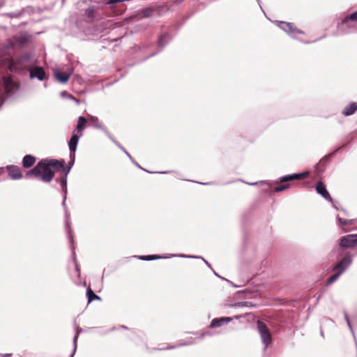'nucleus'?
<instances>
[{
	"label": "nucleus",
	"mask_w": 357,
	"mask_h": 357,
	"mask_svg": "<svg viewBox=\"0 0 357 357\" xmlns=\"http://www.w3.org/2000/svg\"><path fill=\"white\" fill-rule=\"evenodd\" d=\"M47 160L52 168L62 172L63 165H66L64 160H59L56 159H47Z\"/></svg>",
	"instance_id": "16"
},
{
	"label": "nucleus",
	"mask_w": 357,
	"mask_h": 357,
	"mask_svg": "<svg viewBox=\"0 0 357 357\" xmlns=\"http://www.w3.org/2000/svg\"><path fill=\"white\" fill-rule=\"evenodd\" d=\"M68 236L69 241H70V243L72 244L71 249H72V252H73V261L75 264V268H76V271H77L78 274H79L80 269L77 264V259H76L75 251V248L73 245L74 240H73V234H72L70 230H68Z\"/></svg>",
	"instance_id": "21"
},
{
	"label": "nucleus",
	"mask_w": 357,
	"mask_h": 357,
	"mask_svg": "<svg viewBox=\"0 0 357 357\" xmlns=\"http://www.w3.org/2000/svg\"><path fill=\"white\" fill-rule=\"evenodd\" d=\"M41 169L43 170V175H41V181L44 183H49L53 179L54 176V173L52 170V167L50 165L47 159L41 160Z\"/></svg>",
	"instance_id": "2"
},
{
	"label": "nucleus",
	"mask_w": 357,
	"mask_h": 357,
	"mask_svg": "<svg viewBox=\"0 0 357 357\" xmlns=\"http://www.w3.org/2000/svg\"><path fill=\"white\" fill-rule=\"evenodd\" d=\"M94 12H95V9H94V7L93 6H89L88 7L86 10H85V15L90 19H93L94 18Z\"/></svg>",
	"instance_id": "32"
},
{
	"label": "nucleus",
	"mask_w": 357,
	"mask_h": 357,
	"mask_svg": "<svg viewBox=\"0 0 357 357\" xmlns=\"http://www.w3.org/2000/svg\"><path fill=\"white\" fill-rule=\"evenodd\" d=\"M62 188V192H63L62 206L63 207V209H64L65 213H66V226L67 230H70V223H69L70 214L68 213V208L66 204V201L67 199V192H68L67 185L63 186V188Z\"/></svg>",
	"instance_id": "10"
},
{
	"label": "nucleus",
	"mask_w": 357,
	"mask_h": 357,
	"mask_svg": "<svg viewBox=\"0 0 357 357\" xmlns=\"http://www.w3.org/2000/svg\"><path fill=\"white\" fill-rule=\"evenodd\" d=\"M257 331L260 335L261 340L264 346V349L266 350L272 342V336L271 332L266 324L263 321L259 320L257 321Z\"/></svg>",
	"instance_id": "1"
},
{
	"label": "nucleus",
	"mask_w": 357,
	"mask_h": 357,
	"mask_svg": "<svg viewBox=\"0 0 357 357\" xmlns=\"http://www.w3.org/2000/svg\"><path fill=\"white\" fill-rule=\"evenodd\" d=\"M351 22H357V10L349 15L345 16L342 20L341 24L346 25L347 27L351 28L353 26V25L351 24Z\"/></svg>",
	"instance_id": "15"
},
{
	"label": "nucleus",
	"mask_w": 357,
	"mask_h": 357,
	"mask_svg": "<svg viewBox=\"0 0 357 357\" xmlns=\"http://www.w3.org/2000/svg\"><path fill=\"white\" fill-rule=\"evenodd\" d=\"M89 121L91 123V125L93 128H96V129H100L101 130L103 131V132L107 135V136H109V131L107 130V129L106 128V127H105L101 123L100 121H99L98 118L97 116H92V115H89Z\"/></svg>",
	"instance_id": "11"
},
{
	"label": "nucleus",
	"mask_w": 357,
	"mask_h": 357,
	"mask_svg": "<svg viewBox=\"0 0 357 357\" xmlns=\"http://www.w3.org/2000/svg\"><path fill=\"white\" fill-rule=\"evenodd\" d=\"M87 120L85 117L79 116L77 120V125L76 128L77 130L79 132L82 131L84 129Z\"/></svg>",
	"instance_id": "29"
},
{
	"label": "nucleus",
	"mask_w": 357,
	"mask_h": 357,
	"mask_svg": "<svg viewBox=\"0 0 357 357\" xmlns=\"http://www.w3.org/2000/svg\"><path fill=\"white\" fill-rule=\"evenodd\" d=\"M86 296H87L89 303H90L91 302H92L95 300H97V301L101 300V298L99 296L96 295L93 292V291L89 287L86 289Z\"/></svg>",
	"instance_id": "28"
},
{
	"label": "nucleus",
	"mask_w": 357,
	"mask_h": 357,
	"mask_svg": "<svg viewBox=\"0 0 357 357\" xmlns=\"http://www.w3.org/2000/svg\"><path fill=\"white\" fill-rule=\"evenodd\" d=\"M172 257H181V258H190V259H202L203 260V261L205 263V264L209 268L213 270L211 264L208 261H206L205 259H204L202 257H201V256L186 255H184V254H180V255H174V254H173L172 255Z\"/></svg>",
	"instance_id": "25"
},
{
	"label": "nucleus",
	"mask_w": 357,
	"mask_h": 357,
	"mask_svg": "<svg viewBox=\"0 0 357 357\" xmlns=\"http://www.w3.org/2000/svg\"><path fill=\"white\" fill-rule=\"evenodd\" d=\"M201 184H203V185H206L207 183H200Z\"/></svg>",
	"instance_id": "55"
},
{
	"label": "nucleus",
	"mask_w": 357,
	"mask_h": 357,
	"mask_svg": "<svg viewBox=\"0 0 357 357\" xmlns=\"http://www.w3.org/2000/svg\"><path fill=\"white\" fill-rule=\"evenodd\" d=\"M155 53L149 55V57L153 56V55H155Z\"/></svg>",
	"instance_id": "53"
},
{
	"label": "nucleus",
	"mask_w": 357,
	"mask_h": 357,
	"mask_svg": "<svg viewBox=\"0 0 357 357\" xmlns=\"http://www.w3.org/2000/svg\"><path fill=\"white\" fill-rule=\"evenodd\" d=\"M194 343L193 341H191V342H183L182 343H180L178 344H176V345H172V346H170V347H168L167 348H165L164 349H175V348H177V347H181V346H188V345H190V344H192ZM162 349H160V350H162Z\"/></svg>",
	"instance_id": "35"
},
{
	"label": "nucleus",
	"mask_w": 357,
	"mask_h": 357,
	"mask_svg": "<svg viewBox=\"0 0 357 357\" xmlns=\"http://www.w3.org/2000/svg\"><path fill=\"white\" fill-rule=\"evenodd\" d=\"M227 281L228 282H229V283L231 284V286H232V287H235V288H236V287H238V285H236V284H234L232 282H231V281H229V280H227Z\"/></svg>",
	"instance_id": "46"
},
{
	"label": "nucleus",
	"mask_w": 357,
	"mask_h": 357,
	"mask_svg": "<svg viewBox=\"0 0 357 357\" xmlns=\"http://www.w3.org/2000/svg\"><path fill=\"white\" fill-rule=\"evenodd\" d=\"M336 219L339 222V223L340 224V225L342 227H344L347 225H354L356 223L355 219H351V220L342 219V218H340L339 215L337 216Z\"/></svg>",
	"instance_id": "30"
},
{
	"label": "nucleus",
	"mask_w": 357,
	"mask_h": 357,
	"mask_svg": "<svg viewBox=\"0 0 357 357\" xmlns=\"http://www.w3.org/2000/svg\"><path fill=\"white\" fill-rule=\"evenodd\" d=\"M6 169L9 176L14 179L17 180L22 178V174L20 167L16 165H8Z\"/></svg>",
	"instance_id": "9"
},
{
	"label": "nucleus",
	"mask_w": 357,
	"mask_h": 357,
	"mask_svg": "<svg viewBox=\"0 0 357 357\" xmlns=\"http://www.w3.org/2000/svg\"><path fill=\"white\" fill-rule=\"evenodd\" d=\"M28 36L25 34L20 35L16 38V42L20 45H24L28 41Z\"/></svg>",
	"instance_id": "33"
},
{
	"label": "nucleus",
	"mask_w": 357,
	"mask_h": 357,
	"mask_svg": "<svg viewBox=\"0 0 357 357\" xmlns=\"http://www.w3.org/2000/svg\"><path fill=\"white\" fill-rule=\"evenodd\" d=\"M289 187H290L289 184H284V185H280V186L275 187L274 188V191L275 192H282V191H284V190L288 189Z\"/></svg>",
	"instance_id": "38"
},
{
	"label": "nucleus",
	"mask_w": 357,
	"mask_h": 357,
	"mask_svg": "<svg viewBox=\"0 0 357 357\" xmlns=\"http://www.w3.org/2000/svg\"><path fill=\"white\" fill-rule=\"evenodd\" d=\"M67 178L68 176L63 174L59 179H56V181L59 182L63 188V186L67 185Z\"/></svg>",
	"instance_id": "36"
},
{
	"label": "nucleus",
	"mask_w": 357,
	"mask_h": 357,
	"mask_svg": "<svg viewBox=\"0 0 357 357\" xmlns=\"http://www.w3.org/2000/svg\"><path fill=\"white\" fill-rule=\"evenodd\" d=\"M123 152L125 153V154L130 159L131 161H133L134 159L126 149H125V151H123Z\"/></svg>",
	"instance_id": "41"
},
{
	"label": "nucleus",
	"mask_w": 357,
	"mask_h": 357,
	"mask_svg": "<svg viewBox=\"0 0 357 357\" xmlns=\"http://www.w3.org/2000/svg\"><path fill=\"white\" fill-rule=\"evenodd\" d=\"M337 151H338V149H337V150H336V151H335L334 152L331 153V154H329L327 157H328V158L331 157V156H332V155H334V154H335Z\"/></svg>",
	"instance_id": "48"
},
{
	"label": "nucleus",
	"mask_w": 357,
	"mask_h": 357,
	"mask_svg": "<svg viewBox=\"0 0 357 357\" xmlns=\"http://www.w3.org/2000/svg\"><path fill=\"white\" fill-rule=\"evenodd\" d=\"M213 271L214 274H215L216 276L220 277V276H219V275L218 274V273L215 272L214 271Z\"/></svg>",
	"instance_id": "52"
},
{
	"label": "nucleus",
	"mask_w": 357,
	"mask_h": 357,
	"mask_svg": "<svg viewBox=\"0 0 357 357\" xmlns=\"http://www.w3.org/2000/svg\"><path fill=\"white\" fill-rule=\"evenodd\" d=\"M234 306L235 307H252L255 306L251 302L249 301H242V302H238L236 303Z\"/></svg>",
	"instance_id": "34"
},
{
	"label": "nucleus",
	"mask_w": 357,
	"mask_h": 357,
	"mask_svg": "<svg viewBox=\"0 0 357 357\" xmlns=\"http://www.w3.org/2000/svg\"><path fill=\"white\" fill-rule=\"evenodd\" d=\"M244 317V316H243V315H239V316L236 315V316H235V317H234V318H235L236 319H239L240 318H241V317Z\"/></svg>",
	"instance_id": "49"
},
{
	"label": "nucleus",
	"mask_w": 357,
	"mask_h": 357,
	"mask_svg": "<svg viewBox=\"0 0 357 357\" xmlns=\"http://www.w3.org/2000/svg\"><path fill=\"white\" fill-rule=\"evenodd\" d=\"M123 152L125 153V154L130 159L131 161H133L134 159L126 149H125V151H123Z\"/></svg>",
	"instance_id": "42"
},
{
	"label": "nucleus",
	"mask_w": 357,
	"mask_h": 357,
	"mask_svg": "<svg viewBox=\"0 0 357 357\" xmlns=\"http://www.w3.org/2000/svg\"><path fill=\"white\" fill-rule=\"evenodd\" d=\"M132 162L138 168L141 169H144L135 160H133V161H132Z\"/></svg>",
	"instance_id": "44"
},
{
	"label": "nucleus",
	"mask_w": 357,
	"mask_h": 357,
	"mask_svg": "<svg viewBox=\"0 0 357 357\" xmlns=\"http://www.w3.org/2000/svg\"><path fill=\"white\" fill-rule=\"evenodd\" d=\"M3 101V96H0V102H2Z\"/></svg>",
	"instance_id": "50"
},
{
	"label": "nucleus",
	"mask_w": 357,
	"mask_h": 357,
	"mask_svg": "<svg viewBox=\"0 0 357 357\" xmlns=\"http://www.w3.org/2000/svg\"><path fill=\"white\" fill-rule=\"evenodd\" d=\"M70 74L62 73L60 71H56L54 73V77L61 83L65 84L70 79Z\"/></svg>",
	"instance_id": "23"
},
{
	"label": "nucleus",
	"mask_w": 357,
	"mask_h": 357,
	"mask_svg": "<svg viewBox=\"0 0 357 357\" xmlns=\"http://www.w3.org/2000/svg\"><path fill=\"white\" fill-rule=\"evenodd\" d=\"M352 262V255L350 252H347L345 254L344 257L335 265L333 270L336 271H340L343 273L351 265Z\"/></svg>",
	"instance_id": "3"
},
{
	"label": "nucleus",
	"mask_w": 357,
	"mask_h": 357,
	"mask_svg": "<svg viewBox=\"0 0 357 357\" xmlns=\"http://www.w3.org/2000/svg\"><path fill=\"white\" fill-rule=\"evenodd\" d=\"M82 332V329L79 328L78 326H76V328H75V336L73 337V349L70 357H73L75 354V351H76V349H77V339H78L79 333H81Z\"/></svg>",
	"instance_id": "26"
},
{
	"label": "nucleus",
	"mask_w": 357,
	"mask_h": 357,
	"mask_svg": "<svg viewBox=\"0 0 357 357\" xmlns=\"http://www.w3.org/2000/svg\"><path fill=\"white\" fill-rule=\"evenodd\" d=\"M321 335L322 337H324V333H323V332H322V331H321Z\"/></svg>",
	"instance_id": "54"
},
{
	"label": "nucleus",
	"mask_w": 357,
	"mask_h": 357,
	"mask_svg": "<svg viewBox=\"0 0 357 357\" xmlns=\"http://www.w3.org/2000/svg\"><path fill=\"white\" fill-rule=\"evenodd\" d=\"M357 245V234L342 236L339 240V245L343 248H351Z\"/></svg>",
	"instance_id": "5"
},
{
	"label": "nucleus",
	"mask_w": 357,
	"mask_h": 357,
	"mask_svg": "<svg viewBox=\"0 0 357 357\" xmlns=\"http://www.w3.org/2000/svg\"><path fill=\"white\" fill-rule=\"evenodd\" d=\"M36 158L31 155H26L22 159V165L24 168L32 167L36 162Z\"/></svg>",
	"instance_id": "22"
},
{
	"label": "nucleus",
	"mask_w": 357,
	"mask_h": 357,
	"mask_svg": "<svg viewBox=\"0 0 357 357\" xmlns=\"http://www.w3.org/2000/svg\"><path fill=\"white\" fill-rule=\"evenodd\" d=\"M238 293H239V294H240V293L250 294V293H251V291H250V290H247V289H246V290H244V291H239Z\"/></svg>",
	"instance_id": "47"
},
{
	"label": "nucleus",
	"mask_w": 357,
	"mask_h": 357,
	"mask_svg": "<svg viewBox=\"0 0 357 357\" xmlns=\"http://www.w3.org/2000/svg\"><path fill=\"white\" fill-rule=\"evenodd\" d=\"M61 96L62 98H70V99H72L75 101H76L77 102H79V100H77L75 98H74L72 95L69 94L67 91H61V93H60Z\"/></svg>",
	"instance_id": "37"
},
{
	"label": "nucleus",
	"mask_w": 357,
	"mask_h": 357,
	"mask_svg": "<svg viewBox=\"0 0 357 357\" xmlns=\"http://www.w3.org/2000/svg\"><path fill=\"white\" fill-rule=\"evenodd\" d=\"M344 319H345V321H347V323L350 322L349 316L347 312H344Z\"/></svg>",
	"instance_id": "43"
},
{
	"label": "nucleus",
	"mask_w": 357,
	"mask_h": 357,
	"mask_svg": "<svg viewBox=\"0 0 357 357\" xmlns=\"http://www.w3.org/2000/svg\"><path fill=\"white\" fill-rule=\"evenodd\" d=\"M316 190L317 192L321 195L326 200L332 202V198L329 192H328L325 185L321 181L318 182L317 184Z\"/></svg>",
	"instance_id": "12"
},
{
	"label": "nucleus",
	"mask_w": 357,
	"mask_h": 357,
	"mask_svg": "<svg viewBox=\"0 0 357 357\" xmlns=\"http://www.w3.org/2000/svg\"><path fill=\"white\" fill-rule=\"evenodd\" d=\"M3 86L7 93H9L14 89L15 83L13 82L11 77H5L3 78Z\"/></svg>",
	"instance_id": "18"
},
{
	"label": "nucleus",
	"mask_w": 357,
	"mask_h": 357,
	"mask_svg": "<svg viewBox=\"0 0 357 357\" xmlns=\"http://www.w3.org/2000/svg\"><path fill=\"white\" fill-rule=\"evenodd\" d=\"M307 172H303V173H295L292 174H289L286 176H283L280 177L277 181H275V183H284L293 180H300L303 178H305L307 175Z\"/></svg>",
	"instance_id": "7"
},
{
	"label": "nucleus",
	"mask_w": 357,
	"mask_h": 357,
	"mask_svg": "<svg viewBox=\"0 0 357 357\" xmlns=\"http://www.w3.org/2000/svg\"><path fill=\"white\" fill-rule=\"evenodd\" d=\"M266 183L265 181H260V182H253V183H247L250 185H255L262 184V183Z\"/></svg>",
	"instance_id": "40"
},
{
	"label": "nucleus",
	"mask_w": 357,
	"mask_h": 357,
	"mask_svg": "<svg viewBox=\"0 0 357 357\" xmlns=\"http://www.w3.org/2000/svg\"><path fill=\"white\" fill-rule=\"evenodd\" d=\"M121 328H126V327L124 326H121Z\"/></svg>",
	"instance_id": "56"
},
{
	"label": "nucleus",
	"mask_w": 357,
	"mask_h": 357,
	"mask_svg": "<svg viewBox=\"0 0 357 357\" xmlns=\"http://www.w3.org/2000/svg\"><path fill=\"white\" fill-rule=\"evenodd\" d=\"M357 110V102H351L344 107L342 114L345 116H351Z\"/></svg>",
	"instance_id": "20"
},
{
	"label": "nucleus",
	"mask_w": 357,
	"mask_h": 357,
	"mask_svg": "<svg viewBox=\"0 0 357 357\" xmlns=\"http://www.w3.org/2000/svg\"><path fill=\"white\" fill-rule=\"evenodd\" d=\"M79 136L73 135L68 142V147L70 153H74L77 150V144L79 142Z\"/></svg>",
	"instance_id": "19"
},
{
	"label": "nucleus",
	"mask_w": 357,
	"mask_h": 357,
	"mask_svg": "<svg viewBox=\"0 0 357 357\" xmlns=\"http://www.w3.org/2000/svg\"><path fill=\"white\" fill-rule=\"evenodd\" d=\"M342 274V273L340 272V271H337L336 273L331 275L328 278L326 284H331L333 283Z\"/></svg>",
	"instance_id": "31"
},
{
	"label": "nucleus",
	"mask_w": 357,
	"mask_h": 357,
	"mask_svg": "<svg viewBox=\"0 0 357 357\" xmlns=\"http://www.w3.org/2000/svg\"><path fill=\"white\" fill-rule=\"evenodd\" d=\"M172 255H170L169 256H165V257H162V256H159V255H144V256H140L139 257V259L140 260H143V261H151V260H155V259L171 258V257H172Z\"/></svg>",
	"instance_id": "27"
},
{
	"label": "nucleus",
	"mask_w": 357,
	"mask_h": 357,
	"mask_svg": "<svg viewBox=\"0 0 357 357\" xmlns=\"http://www.w3.org/2000/svg\"><path fill=\"white\" fill-rule=\"evenodd\" d=\"M277 24L281 29H282L284 32H286L287 34L290 35L291 36H294V35L296 33H300V34L304 33V32L303 31L297 29L294 25L293 23L282 22V21H281V22L277 21Z\"/></svg>",
	"instance_id": "4"
},
{
	"label": "nucleus",
	"mask_w": 357,
	"mask_h": 357,
	"mask_svg": "<svg viewBox=\"0 0 357 357\" xmlns=\"http://www.w3.org/2000/svg\"><path fill=\"white\" fill-rule=\"evenodd\" d=\"M171 36L169 33H165L161 35L158 38V45L160 50H162L165 45L171 40Z\"/></svg>",
	"instance_id": "17"
},
{
	"label": "nucleus",
	"mask_w": 357,
	"mask_h": 357,
	"mask_svg": "<svg viewBox=\"0 0 357 357\" xmlns=\"http://www.w3.org/2000/svg\"><path fill=\"white\" fill-rule=\"evenodd\" d=\"M171 172L170 171H165V172H161L160 173L161 174H167V173H169Z\"/></svg>",
	"instance_id": "51"
},
{
	"label": "nucleus",
	"mask_w": 357,
	"mask_h": 357,
	"mask_svg": "<svg viewBox=\"0 0 357 357\" xmlns=\"http://www.w3.org/2000/svg\"><path fill=\"white\" fill-rule=\"evenodd\" d=\"M41 160L31 169L26 173V176L33 175L34 176L39 178L41 180V175H43V170L41 169Z\"/></svg>",
	"instance_id": "14"
},
{
	"label": "nucleus",
	"mask_w": 357,
	"mask_h": 357,
	"mask_svg": "<svg viewBox=\"0 0 357 357\" xmlns=\"http://www.w3.org/2000/svg\"><path fill=\"white\" fill-rule=\"evenodd\" d=\"M75 158V153H73V154L71 153L70 154V161L68 162V163L66 165V166L63 165V167L62 169L63 174L68 176V174L70 172V170L74 165Z\"/></svg>",
	"instance_id": "24"
},
{
	"label": "nucleus",
	"mask_w": 357,
	"mask_h": 357,
	"mask_svg": "<svg viewBox=\"0 0 357 357\" xmlns=\"http://www.w3.org/2000/svg\"><path fill=\"white\" fill-rule=\"evenodd\" d=\"M2 6H3V4L0 3V8H1Z\"/></svg>",
	"instance_id": "57"
},
{
	"label": "nucleus",
	"mask_w": 357,
	"mask_h": 357,
	"mask_svg": "<svg viewBox=\"0 0 357 357\" xmlns=\"http://www.w3.org/2000/svg\"><path fill=\"white\" fill-rule=\"evenodd\" d=\"M10 356H11V354H0V357H9Z\"/></svg>",
	"instance_id": "45"
},
{
	"label": "nucleus",
	"mask_w": 357,
	"mask_h": 357,
	"mask_svg": "<svg viewBox=\"0 0 357 357\" xmlns=\"http://www.w3.org/2000/svg\"><path fill=\"white\" fill-rule=\"evenodd\" d=\"M307 172H303V173H295L292 174H289L286 176H283L280 177L277 181H275V183H284L293 180H300L303 178H305L307 175Z\"/></svg>",
	"instance_id": "6"
},
{
	"label": "nucleus",
	"mask_w": 357,
	"mask_h": 357,
	"mask_svg": "<svg viewBox=\"0 0 357 357\" xmlns=\"http://www.w3.org/2000/svg\"><path fill=\"white\" fill-rule=\"evenodd\" d=\"M30 77L43 81L46 79V73L43 67L37 66L30 70Z\"/></svg>",
	"instance_id": "8"
},
{
	"label": "nucleus",
	"mask_w": 357,
	"mask_h": 357,
	"mask_svg": "<svg viewBox=\"0 0 357 357\" xmlns=\"http://www.w3.org/2000/svg\"><path fill=\"white\" fill-rule=\"evenodd\" d=\"M232 317H220L213 319L210 324L211 328H217L223 326L225 324L229 323L232 321Z\"/></svg>",
	"instance_id": "13"
},
{
	"label": "nucleus",
	"mask_w": 357,
	"mask_h": 357,
	"mask_svg": "<svg viewBox=\"0 0 357 357\" xmlns=\"http://www.w3.org/2000/svg\"><path fill=\"white\" fill-rule=\"evenodd\" d=\"M112 142H113L122 151H125V149L115 139L112 137V136L109 134V136H107Z\"/></svg>",
	"instance_id": "39"
}]
</instances>
